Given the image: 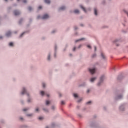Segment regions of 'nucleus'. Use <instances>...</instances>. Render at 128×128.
<instances>
[{"instance_id": "obj_51", "label": "nucleus", "mask_w": 128, "mask_h": 128, "mask_svg": "<svg viewBox=\"0 0 128 128\" xmlns=\"http://www.w3.org/2000/svg\"><path fill=\"white\" fill-rule=\"evenodd\" d=\"M18 0H17V1H18Z\"/></svg>"}, {"instance_id": "obj_17", "label": "nucleus", "mask_w": 128, "mask_h": 128, "mask_svg": "<svg viewBox=\"0 0 128 128\" xmlns=\"http://www.w3.org/2000/svg\"><path fill=\"white\" fill-rule=\"evenodd\" d=\"M101 56L102 57V58H104V54H102V53L101 54Z\"/></svg>"}, {"instance_id": "obj_28", "label": "nucleus", "mask_w": 128, "mask_h": 128, "mask_svg": "<svg viewBox=\"0 0 128 128\" xmlns=\"http://www.w3.org/2000/svg\"><path fill=\"white\" fill-rule=\"evenodd\" d=\"M44 111L46 112H48V110L44 109Z\"/></svg>"}, {"instance_id": "obj_45", "label": "nucleus", "mask_w": 128, "mask_h": 128, "mask_svg": "<svg viewBox=\"0 0 128 128\" xmlns=\"http://www.w3.org/2000/svg\"><path fill=\"white\" fill-rule=\"evenodd\" d=\"M20 120H22V118H20Z\"/></svg>"}, {"instance_id": "obj_41", "label": "nucleus", "mask_w": 128, "mask_h": 128, "mask_svg": "<svg viewBox=\"0 0 128 128\" xmlns=\"http://www.w3.org/2000/svg\"><path fill=\"white\" fill-rule=\"evenodd\" d=\"M120 98H121V96H119V98H118L120 99Z\"/></svg>"}, {"instance_id": "obj_25", "label": "nucleus", "mask_w": 128, "mask_h": 128, "mask_svg": "<svg viewBox=\"0 0 128 128\" xmlns=\"http://www.w3.org/2000/svg\"><path fill=\"white\" fill-rule=\"evenodd\" d=\"M41 8H42L41 6H40L39 7H38V9H39V10H41Z\"/></svg>"}, {"instance_id": "obj_12", "label": "nucleus", "mask_w": 128, "mask_h": 128, "mask_svg": "<svg viewBox=\"0 0 128 128\" xmlns=\"http://www.w3.org/2000/svg\"><path fill=\"white\" fill-rule=\"evenodd\" d=\"M98 13H96V8H94V16H97Z\"/></svg>"}, {"instance_id": "obj_26", "label": "nucleus", "mask_w": 128, "mask_h": 128, "mask_svg": "<svg viewBox=\"0 0 128 128\" xmlns=\"http://www.w3.org/2000/svg\"><path fill=\"white\" fill-rule=\"evenodd\" d=\"M24 32L22 33V34L20 35V37H22V36H23V34H24Z\"/></svg>"}, {"instance_id": "obj_31", "label": "nucleus", "mask_w": 128, "mask_h": 128, "mask_svg": "<svg viewBox=\"0 0 128 128\" xmlns=\"http://www.w3.org/2000/svg\"><path fill=\"white\" fill-rule=\"evenodd\" d=\"M96 56V54H93V56H92V57L94 58V56Z\"/></svg>"}, {"instance_id": "obj_3", "label": "nucleus", "mask_w": 128, "mask_h": 128, "mask_svg": "<svg viewBox=\"0 0 128 128\" xmlns=\"http://www.w3.org/2000/svg\"><path fill=\"white\" fill-rule=\"evenodd\" d=\"M14 14L16 16H18V14H20V12H18V11L14 10Z\"/></svg>"}, {"instance_id": "obj_38", "label": "nucleus", "mask_w": 128, "mask_h": 128, "mask_svg": "<svg viewBox=\"0 0 128 128\" xmlns=\"http://www.w3.org/2000/svg\"><path fill=\"white\" fill-rule=\"evenodd\" d=\"M30 99H29V100H28V102H30Z\"/></svg>"}, {"instance_id": "obj_48", "label": "nucleus", "mask_w": 128, "mask_h": 128, "mask_svg": "<svg viewBox=\"0 0 128 128\" xmlns=\"http://www.w3.org/2000/svg\"><path fill=\"white\" fill-rule=\"evenodd\" d=\"M22 20H20V22H22Z\"/></svg>"}, {"instance_id": "obj_47", "label": "nucleus", "mask_w": 128, "mask_h": 128, "mask_svg": "<svg viewBox=\"0 0 128 128\" xmlns=\"http://www.w3.org/2000/svg\"><path fill=\"white\" fill-rule=\"evenodd\" d=\"M37 18H40V16H38V17H37Z\"/></svg>"}, {"instance_id": "obj_7", "label": "nucleus", "mask_w": 128, "mask_h": 128, "mask_svg": "<svg viewBox=\"0 0 128 128\" xmlns=\"http://www.w3.org/2000/svg\"><path fill=\"white\" fill-rule=\"evenodd\" d=\"M80 8L83 10V12H86V10H84V8H83V6H80Z\"/></svg>"}, {"instance_id": "obj_24", "label": "nucleus", "mask_w": 128, "mask_h": 128, "mask_svg": "<svg viewBox=\"0 0 128 128\" xmlns=\"http://www.w3.org/2000/svg\"><path fill=\"white\" fill-rule=\"evenodd\" d=\"M27 110H28V108H24V112L26 111Z\"/></svg>"}, {"instance_id": "obj_30", "label": "nucleus", "mask_w": 128, "mask_h": 128, "mask_svg": "<svg viewBox=\"0 0 128 128\" xmlns=\"http://www.w3.org/2000/svg\"><path fill=\"white\" fill-rule=\"evenodd\" d=\"M52 109L54 110V106H52Z\"/></svg>"}, {"instance_id": "obj_36", "label": "nucleus", "mask_w": 128, "mask_h": 128, "mask_svg": "<svg viewBox=\"0 0 128 128\" xmlns=\"http://www.w3.org/2000/svg\"><path fill=\"white\" fill-rule=\"evenodd\" d=\"M42 85H43V88H44V86L45 85V84H44V83H43V84H42Z\"/></svg>"}, {"instance_id": "obj_44", "label": "nucleus", "mask_w": 128, "mask_h": 128, "mask_svg": "<svg viewBox=\"0 0 128 128\" xmlns=\"http://www.w3.org/2000/svg\"><path fill=\"white\" fill-rule=\"evenodd\" d=\"M75 30H76V27H75V28H74Z\"/></svg>"}, {"instance_id": "obj_46", "label": "nucleus", "mask_w": 128, "mask_h": 128, "mask_svg": "<svg viewBox=\"0 0 128 128\" xmlns=\"http://www.w3.org/2000/svg\"><path fill=\"white\" fill-rule=\"evenodd\" d=\"M4 1L7 2V0H4Z\"/></svg>"}, {"instance_id": "obj_23", "label": "nucleus", "mask_w": 128, "mask_h": 128, "mask_svg": "<svg viewBox=\"0 0 128 128\" xmlns=\"http://www.w3.org/2000/svg\"><path fill=\"white\" fill-rule=\"evenodd\" d=\"M28 10H31V7H28Z\"/></svg>"}, {"instance_id": "obj_20", "label": "nucleus", "mask_w": 128, "mask_h": 128, "mask_svg": "<svg viewBox=\"0 0 128 128\" xmlns=\"http://www.w3.org/2000/svg\"><path fill=\"white\" fill-rule=\"evenodd\" d=\"M49 104V101L46 100V105Z\"/></svg>"}, {"instance_id": "obj_6", "label": "nucleus", "mask_w": 128, "mask_h": 128, "mask_svg": "<svg viewBox=\"0 0 128 128\" xmlns=\"http://www.w3.org/2000/svg\"><path fill=\"white\" fill-rule=\"evenodd\" d=\"M6 36H10V32H7V33L6 34Z\"/></svg>"}, {"instance_id": "obj_33", "label": "nucleus", "mask_w": 128, "mask_h": 128, "mask_svg": "<svg viewBox=\"0 0 128 128\" xmlns=\"http://www.w3.org/2000/svg\"><path fill=\"white\" fill-rule=\"evenodd\" d=\"M94 50H96V46H94Z\"/></svg>"}, {"instance_id": "obj_15", "label": "nucleus", "mask_w": 128, "mask_h": 128, "mask_svg": "<svg viewBox=\"0 0 128 128\" xmlns=\"http://www.w3.org/2000/svg\"><path fill=\"white\" fill-rule=\"evenodd\" d=\"M60 104L62 105L64 104V101L60 102Z\"/></svg>"}, {"instance_id": "obj_40", "label": "nucleus", "mask_w": 128, "mask_h": 128, "mask_svg": "<svg viewBox=\"0 0 128 128\" xmlns=\"http://www.w3.org/2000/svg\"><path fill=\"white\" fill-rule=\"evenodd\" d=\"M75 49H76V48H74V51H75Z\"/></svg>"}, {"instance_id": "obj_34", "label": "nucleus", "mask_w": 128, "mask_h": 128, "mask_svg": "<svg viewBox=\"0 0 128 128\" xmlns=\"http://www.w3.org/2000/svg\"><path fill=\"white\" fill-rule=\"evenodd\" d=\"M49 56H48V60H49Z\"/></svg>"}, {"instance_id": "obj_37", "label": "nucleus", "mask_w": 128, "mask_h": 128, "mask_svg": "<svg viewBox=\"0 0 128 128\" xmlns=\"http://www.w3.org/2000/svg\"><path fill=\"white\" fill-rule=\"evenodd\" d=\"M28 116H31V114H28Z\"/></svg>"}, {"instance_id": "obj_19", "label": "nucleus", "mask_w": 128, "mask_h": 128, "mask_svg": "<svg viewBox=\"0 0 128 128\" xmlns=\"http://www.w3.org/2000/svg\"><path fill=\"white\" fill-rule=\"evenodd\" d=\"M86 48H91V46H90V45H87Z\"/></svg>"}, {"instance_id": "obj_27", "label": "nucleus", "mask_w": 128, "mask_h": 128, "mask_svg": "<svg viewBox=\"0 0 128 128\" xmlns=\"http://www.w3.org/2000/svg\"><path fill=\"white\" fill-rule=\"evenodd\" d=\"M24 3H26V0H24Z\"/></svg>"}, {"instance_id": "obj_11", "label": "nucleus", "mask_w": 128, "mask_h": 128, "mask_svg": "<svg viewBox=\"0 0 128 128\" xmlns=\"http://www.w3.org/2000/svg\"><path fill=\"white\" fill-rule=\"evenodd\" d=\"M78 12H79V11H78V10H75L74 11V13L78 14Z\"/></svg>"}, {"instance_id": "obj_42", "label": "nucleus", "mask_w": 128, "mask_h": 128, "mask_svg": "<svg viewBox=\"0 0 128 128\" xmlns=\"http://www.w3.org/2000/svg\"><path fill=\"white\" fill-rule=\"evenodd\" d=\"M2 38V36H0V39Z\"/></svg>"}, {"instance_id": "obj_9", "label": "nucleus", "mask_w": 128, "mask_h": 128, "mask_svg": "<svg viewBox=\"0 0 128 128\" xmlns=\"http://www.w3.org/2000/svg\"><path fill=\"white\" fill-rule=\"evenodd\" d=\"M65 9V7L64 6H62V7H60V8H59V10H64Z\"/></svg>"}, {"instance_id": "obj_18", "label": "nucleus", "mask_w": 128, "mask_h": 128, "mask_svg": "<svg viewBox=\"0 0 128 128\" xmlns=\"http://www.w3.org/2000/svg\"><path fill=\"white\" fill-rule=\"evenodd\" d=\"M40 94H41V96L44 95V92L41 91Z\"/></svg>"}, {"instance_id": "obj_49", "label": "nucleus", "mask_w": 128, "mask_h": 128, "mask_svg": "<svg viewBox=\"0 0 128 128\" xmlns=\"http://www.w3.org/2000/svg\"><path fill=\"white\" fill-rule=\"evenodd\" d=\"M52 32L54 33V31H52Z\"/></svg>"}, {"instance_id": "obj_21", "label": "nucleus", "mask_w": 128, "mask_h": 128, "mask_svg": "<svg viewBox=\"0 0 128 128\" xmlns=\"http://www.w3.org/2000/svg\"><path fill=\"white\" fill-rule=\"evenodd\" d=\"M91 104V101L86 102V104Z\"/></svg>"}, {"instance_id": "obj_39", "label": "nucleus", "mask_w": 128, "mask_h": 128, "mask_svg": "<svg viewBox=\"0 0 128 128\" xmlns=\"http://www.w3.org/2000/svg\"><path fill=\"white\" fill-rule=\"evenodd\" d=\"M82 46V45H80L78 46V48H80V47H81Z\"/></svg>"}, {"instance_id": "obj_2", "label": "nucleus", "mask_w": 128, "mask_h": 128, "mask_svg": "<svg viewBox=\"0 0 128 128\" xmlns=\"http://www.w3.org/2000/svg\"><path fill=\"white\" fill-rule=\"evenodd\" d=\"M48 18H49V16L48 14H44L43 16V17H41V19L46 20L48 19Z\"/></svg>"}, {"instance_id": "obj_5", "label": "nucleus", "mask_w": 128, "mask_h": 128, "mask_svg": "<svg viewBox=\"0 0 128 128\" xmlns=\"http://www.w3.org/2000/svg\"><path fill=\"white\" fill-rule=\"evenodd\" d=\"M94 80H96V78H92V79H90V82H94Z\"/></svg>"}, {"instance_id": "obj_13", "label": "nucleus", "mask_w": 128, "mask_h": 128, "mask_svg": "<svg viewBox=\"0 0 128 128\" xmlns=\"http://www.w3.org/2000/svg\"><path fill=\"white\" fill-rule=\"evenodd\" d=\"M78 97V96L76 94H74V98H76Z\"/></svg>"}, {"instance_id": "obj_1", "label": "nucleus", "mask_w": 128, "mask_h": 128, "mask_svg": "<svg viewBox=\"0 0 128 128\" xmlns=\"http://www.w3.org/2000/svg\"><path fill=\"white\" fill-rule=\"evenodd\" d=\"M90 73L92 74H94V72L96 71V69L94 68H90L89 69Z\"/></svg>"}, {"instance_id": "obj_29", "label": "nucleus", "mask_w": 128, "mask_h": 128, "mask_svg": "<svg viewBox=\"0 0 128 128\" xmlns=\"http://www.w3.org/2000/svg\"><path fill=\"white\" fill-rule=\"evenodd\" d=\"M86 92H90V90H88L86 91Z\"/></svg>"}, {"instance_id": "obj_16", "label": "nucleus", "mask_w": 128, "mask_h": 128, "mask_svg": "<svg viewBox=\"0 0 128 128\" xmlns=\"http://www.w3.org/2000/svg\"><path fill=\"white\" fill-rule=\"evenodd\" d=\"M82 40H83V38H82V39H80V40H75V42H78V41Z\"/></svg>"}, {"instance_id": "obj_8", "label": "nucleus", "mask_w": 128, "mask_h": 128, "mask_svg": "<svg viewBox=\"0 0 128 128\" xmlns=\"http://www.w3.org/2000/svg\"><path fill=\"white\" fill-rule=\"evenodd\" d=\"M26 94V90H24H24H22V94Z\"/></svg>"}, {"instance_id": "obj_14", "label": "nucleus", "mask_w": 128, "mask_h": 128, "mask_svg": "<svg viewBox=\"0 0 128 128\" xmlns=\"http://www.w3.org/2000/svg\"><path fill=\"white\" fill-rule=\"evenodd\" d=\"M14 46V43H12V42L9 43V46Z\"/></svg>"}, {"instance_id": "obj_10", "label": "nucleus", "mask_w": 128, "mask_h": 128, "mask_svg": "<svg viewBox=\"0 0 128 128\" xmlns=\"http://www.w3.org/2000/svg\"><path fill=\"white\" fill-rule=\"evenodd\" d=\"M44 2L47 4H49L50 1H49V0H44Z\"/></svg>"}, {"instance_id": "obj_32", "label": "nucleus", "mask_w": 128, "mask_h": 128, "mask_svg": "<svg viewBox=\"0 0 128 128\" xmlns=\"http://www.w3.org/2000/svg\"><path fill=\"white\" fill-rule=\"evenodd\" d=\"M46 96H48V97H49V94H46Z\"/></svg>"}, {"instance_id": "obj_4", "label": "nucleus", "mask_w": 128, "mask_h": 128, "mask_svg": "<svg viewBox=\"0 0 128 128\" xmlns=\"http://www.w3.org/2000/svg\"><path fill=\"white\" fill-rule=\"evenodd\" d=\"M104 78V76H101V78H100V80L101 82H100V83H98V86H99V84H100V82H102V80Z\"/></svg>"}, {"instance_id": "obj_22", "label": "nucleus", "mask_w": 128, "mask_h": 128, "mask_svg": "<svg viewBox=\"0 0 128 128\" xmlns=\"http://www.w3.org/2000/svg\"><path fill=\"white\" fill-rule=\"evenodd\" d=\"M38 120H42V117L38 118Z\"/></svg>"}, {"instance_id": "obj_50", "label": "nucleus", "mask_w": 128, "mask_h": 128, "mask_svg": "<svg viewBox=\"0 0 128 128\" xmlns=\"http://www.w3.org/2000/svg\"><path fill=\"white\" fill-rule=\"evenodd\" d=\"M46 128H48V126H46Z\"/></svg>"}, {"instance_id": "obj_43", "label": "nucleus", "mask_w": 128, "mask_h": 128, "mask_svg": "<svg viewBox=\"0 0 128 128\" xmlns=\"http://www.w3.org/2000/svg\"><path fill=\"white\" fill-rule=\"evenodd\" d=\"M127 16H128V12H127Z\"/></svg>"}, {"instance_id": "obj_35", "label": "nucleus", "mask_w": 128, "mask_h": 128, "mask_svg": "<svg viewBox=\"0 0 128 128\" xmlns=\"http://www.w3.org/2000/svg\"><path fill=\"white\" fill-rule=\"evenodd\" d=\"M38 108L36 109V111L38 112Z\"/></svg>"}]
</instances>
